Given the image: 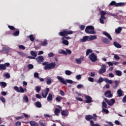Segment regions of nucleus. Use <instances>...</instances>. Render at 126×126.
<instances>
[{
	"mask_svg": "<svg viewBox=\"0 0 126 126\" xmlns=\"http://www.w3.org/2000/svg\"><path fill=\"white\" fill-rule=\"evenodd\" d=\"M123 90L122 89H120L117 91V94L118 95V97H122L123 96Z\"/></svg>",
	"mask_w": 126,
	"mask_h": 126,
	"instance_id": "obj_25",
	"label": "nucleus"
},
{
	"mask_svg": "<svg viewBox=\"0 0 126 126\" xmlns=\"http://www.w3.org/2000/svg\"><path fill=\"white\" fill-rule=\"evenodd\" d=\"M63 44L65 45L66 46H68L69 43L66 39H64L63 38H61Z\"/></svg>",
	"mask_w": 126,
	"mask_h": 126,
	"instance_id": "obj_18",
	"label": "nucleus"
},
{
	"mask_svg": "<svg viewBox=\"0 0 126 126\" xmlns=\"http://www.w3.org/2000/svg\"><path fill=\"white\" fill-rule=\"evenodd\" d=\"M8 27L9 29L12 30L13 31H14V30H16L15 28H14L13 26L8 25Z\"/></svg>",
	"mask_w": 126,
	"mask_h": 126,
	"instance_id": "obj_46",
	"label": "nucleus"
},
{
	"mask_svg": "<svg viewBox=\"0 0 126 126\" xmlns=\"http://www.w3.org/2000/svg\"><path fill=\"white\" fill-rule=\"evenodd\" d=\"M85 119L86 121H90V120H92L94 119V117L92 116V115H86L85 117Z\"/></svg>",
	"mask_w": 126,
	"mask_h": 126,
	"instance_id": "obj_23",
	"label": "nucleus"
},
{
	"mask_svg": "<svg viewBox=\"0 0 126 126\" xmlns=\"http://www.w3.org/2000/svg\"><path fill=\"white\" fill-rule=\"evenodd\" d=\"M76 100H78V101H80V102H83V99L81 98V97H75Z\"/></svg>",
	"mask_w": 126,
	"mask_h": 126,
	"instance_id": "obj_58",
	"label": "nucleus"
},
{
	"mask_svg": "<svg viewBox=\"0 0 126 126\" xmlns=\"http://www.w3.org/2000/svg\"><path fill=\"white\" fill-rule=\"evenodd\" d=\"M100 15L102 16H105L106 15V12L104 11H101L100 12Z\"/></svg>",
	"mask_w": 126,
	"mask_h": 126,
	"instance_id": "obj_62",
	"label": "nucleus"
},
{
	"mask_svg": "<svg viewBox=\"0 0 126 126\" xmlns=\"http://www.w3.org/2000/svg\"><path fill=\"white\" fill-rule=\"evenodd\" d=\"M71 34H73V31L67 30H63L62 32H60L59 33V36H62L63 38V39H66V40H69L70 39V37L66 36L67 35H71Z\"/></svg>",
	"mask_w": 126,
	"mask_h": 126,
	"instance_id": "obj_1",
	"label": "nucleus"
},
{
	"mask_svg": "<svg viewBox=\"0 0 126 126\" xmlns=\"http://www.w3.org/2000/svg\"><path fill=\"white\" fill-rule=\"evenodd\" d=\"M60 93L61 96H64V92H63V91L61 90L60 91Z\"/></svg>",
	"mask_w": 126,
	"mask_h": 126,
	"instance_id": "obj_56",
	"label": "nucleus"
},
{
	"mask_svg": "<svg viewBox=\"0 0 126 126\" xmlns=\"http://www.w3.org/2000/svg\"><path fill=\"white\" fill-rule=\"evenodd\" d=\"M16 30L17 31H15L14 33H13V36H17L19 35V33H20L19 30L16 29Z\"/></svg>",
	"mask_w": 126,
	"mask_h": 126,
	"instance_id": "obj_27",
	"label": "nucleus"
},
{
	"mask_svg": "<svg viewBox=\"0 0 126 126\" xmlns=\"http://www.w3.org/2000/svg\"><path fill=\"white\" fill-rule=\"evenodd\" d=\"M92 52H93L92 50L90 49H88V50H87V51H86V56H89L90 53H92Z\"/></svg>",
	"mask_w": 126,
	"mask_h": 126,
	"instance_id": "obj_39",
	"label": "nucleus"
},
{
	"mask_svg": "<svg viewBox=\"0 0 126 126\" xmlns=\"http://www.w3.org/2000/svg\"><path fill=\"white\" fill-rule=\"evenodd\" d=\"M36 60L37 63H43V62H44V57L42 56H38Z\"/></svg>",
	"mask_w": 126,
	"mask_h": 126,
	"instance_id": "obj_14",
	"label": "nucleus"
},
{
	"mask_svg": "<svg viewBox=\"0 0 126 126\" xmlns=\"http://www.w3.org/2000/svg\"><path fill=\"white\" fill-rule=\"evenodd\" d=\"M104 101L107 103L109 106H113V105L116 103V100L114 98H112L110 100H108V98H104Z\"/></svg>",
	"mask_w": 126,
	"mask_h": 126,
	"instance_id": "obj_8",
	"label": "nucleus"
},
{
	"mask_svg": "<svg viewBox=\"0 0 126 126\" xmlns=\"http://www.w3.org/2000/svg\"><path fill=\"white\" fill-rule=\"evenodd\" d=\"M47 101L48 102H52V101H53V95H52L51 94H49L47 97Z\"/></svg>",
	"mask_w": 126,
	"mask_h": 126,
	"instance_id": "obj_22",
	"label": "nucleus"
},
{
	"mask_svg": "<svg viewBox=\"0 0 126 126\" xmlns=\"http://www.w3.org/2000/svg\"><path fill=\"white\" fill-rule=\"evenodd\" d=\"M54 53H53V52H50L48 54V58H52L54 57Z\"/></svg>",
	"mask_w": 126,
	"mask_h": 126,
	"instance_id": "obj_49",
	"label": "nucleus"
},
{
	"mask_svg": "<svg viewBox=\"0 0 126 126\" xmlns=\"http://www.w3.org/2000/svg\"><path fill=\"white\" fill-rule=\"evenodd\" d=\"M18 54L19 56H21V57H23V58H24V57H26V54L23 52L18 51Z\"/></svg>",
	"mask_w": 126,
	"mask_h": 126,
	"instance_id": "obj_36",
	"label": "nucleus"
},
{
	"mask_svg": "<svg viewBox=\"0 0 126 126\" xmlns=\"http://www.w3.org/2000/svg\"><path fill=\"white\" fill-rule=\"evenodd\" d=\"M4 76L6 77V78H10V75L9 73H6Z\"/></svg>",
	"mask_w": 126,
	"mask_h": 126,
	"instance_id": "obj_53",
	"label": "nucleus"
},
{
	"mask_svg": "<svg viewBox=\"0 0 126 126\" xmlns=\"http://www.w3.org/2000/svg\"><path fill=\"white\" fill-rule=\"evenodd\" d=\"M104 95L107 98H112L113 97V94H112L111 91L108 90L104 93Z\"/></svg>",
	"mask_w": 126,
	"mask_h": 126,
	"instance_id": "obj_12",
	"label": "nucleus"
},
{
	"mask_svg": "<svg viewBox=\"0 0 126 126\" xmlns=\"http://www.w3.org/2000/svg\"><path fill=\"white\" fill-rule=\"evenodd\" d=\"M103 81H105V80H104L103 78L100 77L98 80L97 81V83H102Z\"/></svg>",
	"mask_w": 126,
	"mask_h": 126,
	"instance_id": "obj_41",
	"label": "nucleus"
},
{
	"mask_svg": "<svg viewBox=\"0 0 126 126\" xmlns=\"http://www.w3.org/2000/svg\"><path fill=\"white\" fill-rule=\"evenodd\" d=\"M122 101L123 103H126V95L123 98Z\"/></svg>",
	"mask_w": 126,
	"mask_h": 126,
	"instance_id": "obj_64",
	"label": "nucleus"
},
{
	"mask_svg": "<svg viewBox=\"0 0 126 126\" xmlns=\"http://www.w3.org/2000/svg\"><path fill=\"white\" fill-rule=\"evenodd\" d=\"M59 54H63V55H65V56L67 55L66 51H64V50H62L61 52H59Z\"/></svg>",
	"mask_w": 126,
	"mask_h": 126,
	"instance_id": "obj_40",
	"label": "nucleus"
},
{
	"mask_svg": "<svg viewBox=\"0 0 126 126\" xmlns=\"http://www.w3.org/2000/svg\"><path fill=\"white\" fill-rule=\"evenodd\" d=\"M65 73L66 75H70L72 73V72H71V71L69 70H66L65 71Z\"/></svg>",
	"mask_w": 126,
	"mask_h": 126,
	"instance_id": "obj_48",
	"label": "nucleus"
},
{
	"mask_svg": "<svg viewBox=\"0 0 126 126\" xmlns=\"http://www.w3.org/2000/svg\"><path fill=\"white\" fill-rule=\"evenodd\" d=\"M68 113L69 112L68 110H63L61 112L62 116H64L65 117H67V116H68Z\"/></svg>",
	"mask_w": 126,
	"mask_h": 126,
	"instance_id": "obj_17",
	"label": "nucleus"
},
{
	"mask_svg": "<svg viewBox=\"0 0 126 126\" xmlns=\"http://www.w3.org/2000/svg\"><path fill=\"white\" fill-rule=\"evenodd\" d=\"M113 45L114 46H115V47H116V48H122V45H121V44H120V43H118V42L117 41H115L113 43Z\"/></svg>",
	"mask_w": 126,
	"mask_h": 126,
	"instance_id": "obj_24",
	"label": "nucleus"
},
{
	"mask_svg": "<svg viewBox=\"0 0 126 126\" xmlns=\"http://www.w3.org/2000/svg\"><path fill=\"white\" fill-rule=\"evenodd\" d=\"M88 80L89 81H90V82H94V78L92 77H89Z\"/></svg>",
	"mask_w": 126,
	"mask_h": 126,
	"instance_id": "obj_54",
	"label": "nucleus"
},
{
	"mask_svg": "<svg viewBox=\"0 0 126 126\" xmlns=\"http://www.w3.org/2000/svg\"><path fill=\"white\" fill-rule=\"evenodd\" d=\"M103 112H104V113H106V114H109V110L106 109V108H103Z\"/></svg>",
	"mask_w": 126,
	"mask_h": 126,
	"instance_id": "obj_61",
	"label": "nucleus"
},
{
	"mask_svg": "<svg viewBox=\"0 0 126 126\" xmlns=\"http://www.w3.org/2000/svg\"><path fill=\"white\" fill-rule=\"evenodd\" d=\"M24 100H25V101L27 103L29 101L28 96L27 95H25L23 97Z\"/></svg>",
	"mask_w": 126,
	"mask_h": 126,
	"instance_id": "obj_44",
	"label": "nucleus"
},
{
	"mask_svg": "<svg viewBox=\"0 0 126 126\" xmlns=\"http://www.w3.org/2000/svg\"><path fill=\"white\" fill-rule=\"evenodd\" d=\"M0 100L2 103H5V98H4L3 96L0 97Z\"/></svg>",
	"mask_w": 126,
	"mask_h": 126,
	"instance_id": "obj_50",
	"label": "nucleus"
},
{
	"mask_svg": "<svg viewBox=\"0 0 126 126\" xmlns=\"http://www.w3.org/2000/svg\"><path fill=\"white\" fill-rule=\"evenodd\" d=\"M35 106L37 108H42V104L39 101H37L35 103Z\"/></svg>",
	"mask_w": 126,
	"mask_h": 126,
	"instance_id": "obj_32",
	"label": "nucleus"
},
{
	"mask_svg": "<svg viewBox=\"0 0 126 126\" xmlns=\"http://www.w3.org/2000/svg\"><path fill=\"white\" fill-rule=\"evenodd\" d=\"M102 107L103 109H107V103L104 101L102 102Z\"/></svg>",
	"mask_w": 126,
	"mask_h": 126,
	"instance_id": "obj_42",
	"label": "nucleus"
},
{
	"mask_svg": "<svg viewBox=\"0 0 126 126\" xmlns=\"http://www.w3.org/2000/svg\"><path fill=\"white\" fill-rule=\"evenodd\" d=\"M57 79H58L59 81L63 84H64V85H67V83H69L70 84H72L73 83V81L71 80H65L64 78H62V77L58 76ZM67 82V83H66Z\"/></svg>",
	"mask_w": 126,
	"mask_h": 126,
	"instance_id": "obj_3",
	"label": "nucleus"
},
{
	"mask_svg": "<svg viewBox=\"0 0 126 126\" xmlns=\"http://www.w3.org/2000/svg\"><path fill=\"white\" fill-rule=\"evenodd\" d=\"M80 30H81L82 31L83 30H84V29H85V26H84V25H81V26H80Z\"/></svg>",
	"mask_w": 126,
	"mask_h": 126,
	"instance_id": "obj_55",
	"label": "nucleus"
},
{
	"mask_svg": "<svg viewBox=\"0 0 126 126\" xmlns=\"http://www.w3.org/2000/svg\"><path fill=\"white\" fill-rule=\"evenodd\" d=\"M29 38H30V39L32 41V42H33V41H34V40H35V38H34L33 34L30 35Z\"/></svg>",
	"mask_w": 126,
	"mask_h": 126,
	"instance_id": "obj_45",
	"label": "nucleus"
},
{
	"mask_svg": "<svg viewBox=\"0 0 126 126\" xmlns=\"http://www.w3.org/2000/svg\"><path fill=\"white\" fill-rule=\"evenodd\" d=\"M16 126H21V122L18 121L15 124Z\"/></svg>",
	"mask_w": 126,
	"mask_h": 126,
	"instance_id": "obj_57",
	"label": "nucleus"
},
{
	"mask_svg": "<svg viewBox=\"0 0 126 126\" xmlns=\"http://www.w3.org/2000/svg\"><path fill=\"white\" fill-rule=\"evenodd\" d=\"M89 59L92 62V63H95L97 62V56L95 55L94 53H92L89 56Z\"/></svg>",
	"mask_w": 126,
	"mask_h": 126,
	"instance_id": "obj_7",
	"label": "nucleus"
},
{
	"mask_svg": "<svg viewBox=\"0 0 126 126\" xmlns=\"http://www.w3.org/2000/svg\"><path fill=\"white\" fill-rule=\"evenodd\" d=\"M60 112L61 110H60V109L56 108L54 113L56 116H59V114H60Z\"/></svg>",
	"mask_w": 126,
	"mask_h": 126,
	"instance_id": "obj_34",
	"label": "nucleus"
},
{
	"mask_svg": "<svg viewBox=\"0 0 126 126\" xmlns=\"http://www.w3.org/2000/svg\"><path fill=\"white\" fill-rule=\"evenodd\" d=\"M41 45H42V46H43V47L48 45V42L47 41V39H45L44 41H42L41 42Z\"/></svg>",
	"mask_w": 126,
	"mask_h": 126,
	"instance_id": "obj_35",
	"label": "nucleus"
},
{
	"mask_svg": "<svg viewBox=\"0 0 126 126\" xmlns=\"http://www.w3.org/2000/svg\"><path fill=\"white\" fill-rule=\"evenodd\" d=\"M106 65H105L104 64H103L102 65V67L98 71V73L99 74H102V73H105V72H106Z\"/></svg>",
	"mask_w": 126,
	"mask_h": 126,
	"instance_id": "obj_10",
	"label": "nucleus"
},
{
	"mask_svg": "<svg viewBox=\"0 0 126 126\" xmlns=\"http://www.w3.org/2000/svg\"><path fill=\"white\" fill-rule=\"evenodd\" d=\"M97 39V36L96 35H92L90 37L89 36V41H93V40H95Z\"/></svg>",
	"mask_w": 126,
	"mask_h": 126,
	"instance_id": "obj_28",
	"label": "nucleus"
},
{
	"mask_svg": "<svg viewBox=\"0 0 126 126\" xmlns=\"http://www.w3.org/2000/svg\"><path fill=\"white\" fill-rule=\"evenodd\" d=\"M104 81H105L106 83H109V84H113V81L109 80L108 78H105Z\"/></svg>",
	"mask_w": 126,
	"mask_h": 126,
	"instance_id": "obj_31",
	"label": "nucleus"
},
{
	"mask_svg": "<svg viewBox=\"0 0 126 126\" xmlns=\"http://www.w3.org/2000/svg\"><path fill=\"white\" fill-rule=\"evenodd\" d=\"M61 99H63V97L61 96H57L56 98V100L57 101V102H61Z\"/></svg>",
	"mask_w": 126,
	"mask_h": 126,
	"instance_id": "obj_43",
	"label": "nucleus"
},
{
	"mask_svg": "<svg viewBox=\"0 0 126 126\" xmlns=\"http://www.w3.org/2000/svg\"><path fill=\"white\" fill-rule=\"evenodd\" d=\"M46 83L47 85H51L52 84V79L50 77L46 78Z\"/></svg>",
	"mask_w": 126,
	"mask_h": 126,
	"instance_id": "obj_21",
	"label": "nucleus"
},
{
	"mask_svg": "<svg viewBox=\"0 0 126 126\" xmlns=\"http://www.w3.org/2000/svg\"><path fill=\"white\" fill-rule=\"evenodd\" d=\"M31 55L32 56V57L34 58V59H36V57H37V53H35V52L33 51H31Z\"/></svg>",
	"mask_w": 126,
	"mask_h": 126,
	"instance_id": "obj_33",
	"label": "nucleus"
},
{
	"mask_svg": "<svg viewBox=\"0 0 126 126\" xmlns=\"http://www.w3.org/2000/svg\"><path fill=\"white\" fill-rule=\"evenodd\" d=\"M49 91H50V89H49V88H46L45 89V91H43L42 93V97H43V98H47V96H48V94Z\"/></svg>",
	"mask_w": 126,
	"mask_h": 126,
	"instance_id": "obj_13",
	"label": "nucleus"
},
{
	"mask_svg": "<svg viewBox=\"0 0 126 126\" xmlns=\"http://www.w3.org/2000/svg\"><path fill=\"white\" fill-rule=\"evenodd\" d=\"M34 77H36L37 78H39V74L37 72H35L34 73Z\"/></svg>",
	"mask_w": 126,
	"mask_h": 126,
	"instance_id": "obj_60",
	"label": "nucleus"
},
{
	"mask_svg": "<svg viewBox=\"0 0 126 126\" xmlns=\"http://www.w3.org/2000/svg\"><path fill=\"white\" fill-rule=\"evenodd\" d=\"M110 5H111V6L114 5L116 7L125 6L126 5V3L125 2L116 3V1H112L110 3Z\"/></svg>",
	"mask_w": 126,
	"mask_h": 126,
	"instance_id": "obj_6",
	"label": "nucleus"
},
{
	"mask_svg": "<svg viewBox=\"0 0 126 126\" xmlns=\"http://www.w3.org/2000/svg\"><path fill=\"white\" fill-rule=\"evenodd\" d=\"M41 90V87H36V91L37 93H40V91Z\"/></svg>",
	"mask_w": 126,
	"mask_h": 126,
	"instance_id": "obj_52",
	"label": "nucleus"
},
{
	"mask_svg": "<svg viewBox=\"0 0 126 126\" xmlns=\"http://www.w3.org/2000/svg\"><path fill=\"white\" fill-rule=\"evenodd\" d=\"M101 41L104 43V44H110L111 43V41L109 40V39L106 37H102L101 38Z\"/></svg>",
	"mask_w": 126,
	"mask_h": 126,
	"instance_id": "obj_15",
	"label": "nucleus"
},
{
	"mask_svg": "<svg viewBox=\"0 0 126 126\" xmlns=\"http://www.w3.org/2000/svg\"><path fill=\"white\" fill-rule=\"evenodd\" d=\"M33 68H34V66H33V64H29L28 65V69H29V70H30V69H33Z\"/></svg>",
	"mask_w": 126,
	"mask_h": 126,
	"instance_id": "obj_37",
	"label": "nucleus"
},
{
	"mask_svg": "<svg viewBox=\"0 0 126 126\" xmlns=\"http://www.w3.org/2000/svg\"><path fill=\"white\" fill-rule=\"evenodd\" d=\"M114 82L115 83V85L113 87L114 89H117V88H118V86H119V84H120V81L116 80Z\"/></svg>",
	"mask_w": 126,
	"mask_h": 126,
	"instance_id": "obj_29",
	"label": "nucleus"
},
{
	"mask_svg": "<svg viewBox=\"0 0 126 126\" xmlns=\"http://www.w3.org/2000/svg\"><path fill=\"white\" fill-rule=\"evenodd\" d=\"M85 99H86V103L87 104H90V103H92L93 100H92V97L89 95H85Z\"/></svg>",
	"mask_w": 126,
	"mask_h": 126,
	"instance_id": "obj_11",
	"label": "nucleus"
},
{
	"mask_svg": "<svg viewBox=\"0 0 126 126\" xmlns=\"http://www.w3.org/2000/svg\"><path fill=\"white\" fill-rule=\"evenodd\" d=\"M80 41L82 43H83L84 42H87V41L89 42V36H84L83 37V38L82 39L80 40Z\"/></svg>",
	"mask_w": 126,
	"mask_h": 126,
	"instance_id": "obj_16",
	"label": "nucleus"
},
{
	"mask_svg": "<svg viewBox=\"0 0 126 126\" xmlns=\"http://www.w3.org/2000/svg\"><path fill=\"white\" fill-rule=\"evenodd\" d=\"M103 35H105V36H106V37H107V38H108L109 40H113V39L112 38V36H111V35H110L109 33L107 32H103Z\"/></svg>",
	"mask_w": 126,
	"mask_h": 126,
	"instance_id": "obj_20",
	"label": "nucleus"
},
{
	"mask_svg": "<svg viewBox=\"0 0 126 126\" xmlns=\"http://www.w3.org/2000/svg\"><path fill=\"white\" fill-rule=\"evenodd\" d=\"M75 61L78 64H80L81 63V60L79 59H75Z\"/></svg>",
	"mask_w": 126,
	"mask_h": 126,
	"instance_id": "obj_47",
	"label": "nucleus"
},
{
	"mask_svg": "<svg viewBox=\"0 0 126 126\" xmlns=\"http://www.w3.org/2000/svg\"><path fill=\"white\" fill-rule=\"evenodd\" d=\"M23 115L26 118V119H29V118H30V116H29L26 113H23Z\"/></svg>",
	"mask_w": 126,
	"mask_h": 126,
	"instance_id": "obj_59",
	"label": "nucleus"
},
{
	"mask_svg": "<svg viewBox=\"0 0 126 126\" xmlns=\"http://www.w3.org/2000/svg\"><path fill=\"white\" fill-rule=\"evenodd\" d=\"M10 65V63H6L4 64H0V70H5L6 67H8Z\"/></svg>",
	"mask_w": 126,
	"mask_h": 126,
	"instance_id": "obj_9",
	"label": "nucleus"
},
{
	"mask_svg": "<svg viewBox=\"0 0 126 126\" xmlns=\"http://www.w3.org/2000/svg\"><path fill=\"white\" fill-rule=\"evenodd\" d=\"M19 49H21L22 50H25V49H26L25 46L23 45H19Z\"/></svg>",
	"mask_w": 126,
	"mask_h": 126,
	"instance_id": "obj_51",
	"label": "nucleus"
},
{
	"mask_svg": "<svg viewBox=\"0 0 126 126\" xmlns=\"http://www.w3.org/2000/svg\"><path fill=\"white\" fill-rule=\"evenodd\" d=\"M122 30H123V29L122 28V27H118V29H116L115 30V32L117 34H120V33H121V32L122 31Z\"/></svg>",
	"mask_w": 126,
	"mask_h": 126,
	"instance_id": "obj_30",
	"label": "nucleus"
},
{
	"mask_svg": "<svg viewBox=\"0 0 126 126\" xmlns=\"http://www.w3.org/2000/svg\"><path fill=\"white\" fill-rule=\"evenodd\" d=\"M0 85L1 87H6V83L4 82H0Z\"/></svg>",
	"mask_w": 126,
	"mask_h": 126,
	"instance_id": "obj_38",
	"label": "nucleus"
},
{
	"mask_svg": "<svg viewBox=\"0 0 126 126\" xmlns=\"http://www.w3.org/2000/svg\"><path fill=\"white\" fill-rule=\"evenodd\" d=\"M87 34H96V32L94 31V27L92 26H88L85 30Z\"/></svg>",
	"mask_w": 126,
	"mask_h": 126,
	"instance_id": "obj_4",
	"label": "nucleus"
},
{
	"mask_svg": "<svg viewBox=\"0 0 126 126\" xmlns=\"http://www.w3.org/2000/svg\"><path fill=\"white\" fill-rule=\"evenodd\" d=\"M76 79H77V80H79V79H81V75H78L76 76Z\"/></svg>",
	"mask_w": 126,
	"mask_h": 126,
	"instance_id": "obj_63",
	"label": "nucleus"
},
{
	"mask_svg": "<svg viewBox=\"0 0 126 126\" xmlns=\"http://www.w3.org/2000/svg\"><path fill=\"white\" fill-rule=\"evenodd\" d=\"M30 124L31 126H39V124L34 121H30Z\"/></svg>",
	"mask_w": 126,
	"mask_h": 126,
	"instance_id": "obj_19",
	"label": "nucleus"
},
{
	"mask_svg": "<svg viewBox=\"0 0 126 126\" xmlns=\"http://www.w3.org/2000/svg\"><path fill=\"white\" fill-rule=\"evenodd\" d=\"M43 65H45L44 67V69L47 70V69H54L56 67V62H52L49 63V62H45L43 63Z\"/></svg>",
	"mask_w": 126,
	"mask_h": 126,
	"instance_id": "obj_2",
	"label": "nucleus"
},
{
	"mask_svg": "<svg viewBox=\"0 0 126 126\" xmlns=\"http://www.w3.org/2000/svg\"><path fill=\"white\" fill-rule=\"evenodd\" d=\"M115 72L117 76H122L123 75V72L121 70H117Z\"/></svg>",
	"mask_w": 126,
	"mask_h": 126,
	"instance_id": "obj_26",
	"label": "nucleus"
},
{
	"mask_svg": "<svg viewBox=\"0 0 126 126\" xmlns=\"http://www.w3.org/2000/svg\"><path fill=\"white\" fill-rule=\"evenodd\" d=\"M14 89L16 91V92H18V93H24L27 91L26 89H23L22 87H19V88H18L17 86H14Z\"/></svg>",
	"mask_w": 126,
	"mask_h": 126,
	"instance_id": "obj_5",
	"label": "nucleus"
}]
</instances>
